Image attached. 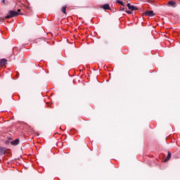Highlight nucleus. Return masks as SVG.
I'll list each match as a JSON object with an SVG mask.
<instances>
[{
  "mask_svg": "<svg viewBox=\"0 0 180 180\" xmlns=\"http://www.w3.org/2000/svg\"><path fill=\"white\" fill-rule=\"evenodd\" d=\"M19 15V13L18 11H11L7 15H6V19H11V18H15V16H18Z\"/></svg>",
  "mask_w": 180,
  "mask_h": 180,
  "instance_id": "nucleus-1",
  "label": "nucleus"
},
{
  "mask_svg": "<svg viewBox=\"0 0 180 180\" xmlns=\"http://www.w3.org/2000/svg\"><path fill=\"white\" fill-rule=\"evenodd\" d=\"M127 6L128 7V9H129V11H137V7L131 6L130 4H127Z\"/></svg>",
  "mask_w": 180,
  "mask_h": 180,
  "instance_id": "nucleus-2",
  "label": "nucleus"
},
{
  "mask_svg": "<svg viewBox=\"0 0 180 180\" xmlns=\"http://www.w3.org/2000/svg\"><path fill=\"white\" fill-rule=\"evenodd\" d=\"M145 16H150V17H153L154 16V12L153 11H146L145 13H144Z\"/></svg>",
  "mask_w": 180,
  "mask_h": 180,
  "instance_id": "nucleus-3",
  "label": "nucleus"
},
{
  "mask_svg": "<svg viewBox=\"0 0 180 180\" xmlns=\"http://www.w3.org/2000/svg\"><path fill=\"white\" fill-rule=\"evenodd\" d=\"M11 143L12 146H18V144H19V139H15L14 141H11Z\"/></svg>",
  "mask_w": 180,
  "mask_h": 180,
  "instance_id": "nucleus-4",
  "label": "nucleus"
},
{
  "mask_svg": "<svg viewBox=\"0 0 180 180\" xmlns=\"http://www.w3.org/2000/svg\"><path fill=\"white\" fill-rule=\"evenodd\" d=\"M170 159H171V152L169 151L167 154V157L165 160V162H167V161H169Z\"/></svg>",
  "mask_w": 180,
  "mask_h": 180,
  "instance_id": "nucleus-5",
  "label": "nucleus"
},
{
  "mask_svg": "<svg viewBox=\"0 0 180 180\" xmlns=\"http://www.w3.org/2000/svg\"><path fill=\"white\" fill-rule=\"evenodd\" d=\"M0 65H6V59H1L0 60Z\"/></svg>",
  "mask_w": 180,
  "mask_h": 180,
  "instance_id": "nucleus-6",
  "label": "nucleus"
},
{
  "mask_svg": "<svg viewBox=\"0 0 180 180\" xmlns=\"http://www.w3.org/2000/svg\"><path fill=\"white\" fill-rule=\"evenodd\" d=\"M103 8L106 11V10H109L110 9V6H109V4H104L103 6Z\"/></svg>",
  "mask_w": 180,
  "mask_h": 180,
  "instance_id": "nucleus-7",
  "label": "nucleus"
},
{
  "mask_svg": "<svg viewBox=\"0 0 180 180\" xmlns=\"http://www.w3.org/2000/svg\"><path fill=\"white\" fill-rule=\"evenodd\" d=\"M5 148H0V155H4V154H5Z\"/></svg>",
  "mask_w": 180,
  "mask_h": 180,
  "instance_id": "nucleus-8",
  "label": "nucleus"
},
{
  "mask_svg": "<svg viewBox=\"0 0 180 180\" xmlns=\"http://www.w3.org/2000/svg\"><path fill=\"white\" fill-rule=\"evenodd\" d=\"M66 9H67V6H65L62 8V12H63V13H64L65 15H67V11H65Z\"/></svg>",
  "mask_w": 180,
  "mask_h": 180,
  "instance_id": "nucleus-9",
  "label": "nucleus"
},
{
  "mask_svg": "<svg viewBox=\"0 0 180 180\" xmlns=\"http://www.w3.org/2000/svg\"><path fill=\"white\" fill-rule=\"evenodd\" d=\"M168 5H170L171 6H174L175 5V2L170 1L168 2Z\"/></svg>",
  "mask_w": 180,
  "mask_h": 180,
  "instance_id": "nucleus-10",
  "label": "nucleus"
},
{
  "mask_svg": "<svg viewBox=\"0 0 180 180\" xmlns=\"http://www.w3.org/2000/svg\"><path fill=\"white\" fill-rule=\"evenodd\" d=\"M117 4H120V5H123V1L120 0H117Z\"/></svg>",
  "mask_w": 180,
  "mask_h": 180,
  "instance_id": "nucleus-11",
  "label": "nucleus"
},
{
  "mask_svg": "<svg viewBox=\"0 0 180 180\" xmlns=\"http://www.w3.org/2000/svg\"><path fill=\"white\" fill-rule=\"evenodd\" d=\"M127 13H128V15H131L132 12L131 11H127Z\"/></svg>",
  "mask_w": 180,
  "mask_h": 180,
  "instance_id": "nucleus-12",
  "label": "nucleus"
},
{
  "mask_svg": "<svg viewBox=\"0 0 180 180\" xmlns=\"http://www.w3.org/2000/svg\"><path fill=\"white\" fill-rule=\"evenodd\" d=\"M2 4H5V0H2Z\"/></svg>",
  "mask_w": 180,
  "mask_h": 180,
  "instance_id": "nucleus-13",
  "label": "nucleus"
}]
</instances>
